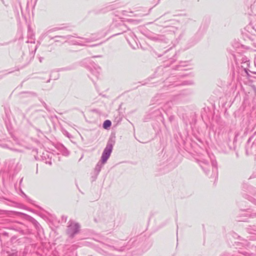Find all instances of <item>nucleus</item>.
Returning <instances> with one entry per match:
<instances>
[{
    "instance_id": "f257e3e1",
    "label": "nucleus",
    "mask_w": 256,
    "mask_h": 256,
    "mask_svg": "<svg viewBox=\"0 0 256 256\" xmlns=\"http://www.w3.org/2000/svg\"><path fill=\"white\" fill-rule=\"evenodd\" d=\"M112 148L111 146H107L106 148L104 149V150L102 155V159L104 162H106L110 157V153L112 152Z\"/></svg>"
},
{
    "instance_id": "f03ea898",
    "label": "nucleus",
    "mask_w": 256,
    "mask_h": 256,
    "mask_svg": "<svg viewBox=\"0 0 256 256\" xmlns=\"http://www.w3.org/2000/svg\"><path fill=\"white\" fill-rule=\"evenodd\" d=\"M112 124V122L110 120H106L103 124V128L104 129H108L109 128Z\"/></svg>"
}]
</instances>
